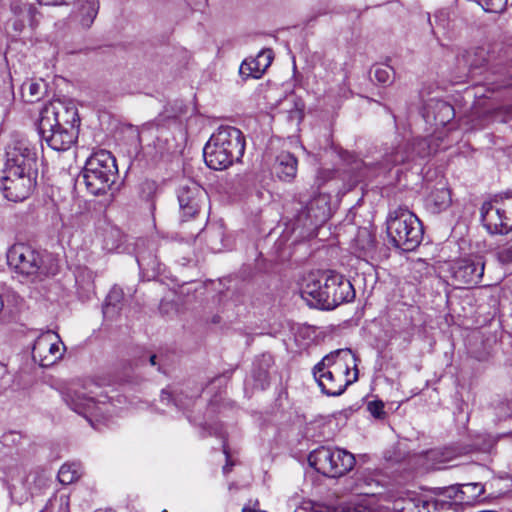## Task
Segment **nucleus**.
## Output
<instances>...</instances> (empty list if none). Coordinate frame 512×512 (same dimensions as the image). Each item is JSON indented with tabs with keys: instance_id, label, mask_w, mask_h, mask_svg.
<instances>
[{
	"instance_id": "nucleus-1",
	"label": "nucleus",
	"mask_w": 512,
	"mask_h": 512,
	"mask_svg": "<svg viewBox=\"0 0 512 512\" xmlns=\"http://www.w3.org/2000/svg\"><path fill=\"white\" fill-rule=\"evenodd\" d=\"M80 118L74 105L50 103L40 112L38 132L41 139L55 151L70 149L78 139Z\"/></svg>"
},
{
	"instance_id": "nucleus-2",
	"label": "nucleus",
	"mask_w": 512,
	"mask_h": 512,
	"mask_svg": "<svg viewBox=\"0 0 512 512\" xmlns=\"http://www.w3.org/2000/svg\"><path fill=\"white\" fill-rule=\"evenodd\" d=\"M313 376L324 394L339 396L358 379L356 357L350 349L332 351L314 366Z\"/></svg>"
},
{
	"instance_id": "nucleus-3",
	"label": "nucleus",
	"mask_w": 512,
	"mask_h": 512,
	"mask_svg": "<svg viewBox=\"0 0 512 512\" xmlns=\"http://www.w3.org/2000/svg\"><path fill=\"white\" fill-rule=\"evenodd\" d=\"M301 295L315 308L332 310L344 302L352 301L355 290L348 279L335 272H326L320 278L310 275L304 281Z\"/></svg>"
},
{
	"instance_id": "nucleus-4",
	"label": "nucleus",
	"mask_w": 512,
	"mask_h": 512,
	"mask_svg": "<svg viewBox=\"0 0 512 512\" xmlns=\"http://www.w3.org/2000/svg\"><path fill=\"white\" fill-rule=\"evenodd\" d=\"M7 263L14 273L32 283L54 276L59 269L52 254L25 243H17L9 248Z\"/></svg>"
},
{
	"instance_id": "nucleus-5",
	"label": "nucleus",
	"mask_w": 512,
	"mask_h": 512,
	"mask_svg": "<svg viewBox=\"0 0 512 512\" xmlns=\"http://www.w3.org/2000/svg\"><path fill=\"white\" fill-rule=\"evenodd\" d=\"M245 151L243 133L232 126H221L213 133L203 149L206 165L214 170H224L239 161Z\"/></svg>"
},
{
	"instance_id": "nucleus-6",
	"label": "nucleus",
	"mask_w": 512,
	"mask_h": 512,
	"mask_svg": "<svg viewBox=\"0 0 512 512\" xmlns=\"http://www.w3.org/2000/svg\"><path fill=\"white\" fill-rule=\"evenodd\" d=\"M387 234L395 247L403 251H412L423 239V226L411 211L398 208L389 214Z\"/></svg>"
},
{
	"instance_id": "nucleus-7",
	"label": "nucleus",
	"mask_w": 512,
	"mask_h": 512,
	"mask_svg": "<svg viewBox=\"0 0 512 512\" xmlns=\"http://www.w3.org/2000/svg\"><path fill=\"white\" fill-rule=\"evenodd\" d=\"M308 461L317 472L331 478L346 475L356 463L354 455L347 450L326 446L313 450L308 456Z\"/></svg>"
},
{
	"instance_id": "nucleus-8",
	"label": "nucleus",
	"mask_w": 512,
	"mask_h": 512,
	"mask_svg": "<svg viewBox=\"0 0 512 512\" xmlns=\"http://www.w3.org/2000/svg\"><path fill=\"white\" fill-rule=\"evenodd\" d=\"M481 221L490 234L506 235L512 231V195H496L481 207Z\"/></svg>"
},
{
	"instance_id": "nucleus-9",
	"label": "nucleus",
	"mask_w": 512,
	"mask_h": 512,
	"mask_svg": "<svg viewBox=\"0 0 512 512\" xmlns=\"http://www.w3.org/2000/svg\"><path fill=\"white\" fill-rule=\"evenodd\" d=\"M36 151L29 140L21 134L14 133L6 146L5 163L24 167L26 171H37Z\"/></svg>"
},
{
	"instance_id": "nucleus-10",
	"label": "nucleus",
	"mask_w": 512,
	"mask_h": 512,
	"mask_svg": "<svg viewBox=\"0 0 512 512\" xmlns=\"http://www.w3.org/2000/svg\"><path fill=\"white\" fill-rule=\"evenodd\" d=\"M59 335L51 330L40 334L32 348V358L41 367H49L61 359L63 350Z\"/></svg>"
},
{
	"instance_id": "nucleus-11",
	"label": "nucleus",
	"mask_w": 512,
	"mask_h": 512,
	"mask_svg": "<svg viewBox=\"0 0 512 512\" xmlns=\"http://www.w3.org/2000/svg\"><path fill=\"white\" fill-rule=\"evenodd\" d=\"M180 211L186 220L195 217L206 204L208 194L194 181H187L179 186L177 192Z\"/></svg>"
},
{
	"instance_id": "nucleus-12",
	"label": "nucleus",
	"mask_w": 512,
	"mask_h": 512,
	"mask_svg": "<svg viewBox=\"0 0 512 512\" xmlns=\"http://www.w3.org/2000/svg\"><path fill=\"white\" fill-rule=\"evenodd\" d=\"M384 500L392 502L395 512H431L430 500L413 491L392 489L385 494Z\"/></svg>"
},
{
	"instance_id": "nucleus-13",
	"label": "nucleus",
	"mask_w": 512,
	"mask_h": 512,
	"mask_svg": "<svg viewBox=\"0 0 512 512\" xmlns=\"http://www.w3.org/2000/svg\"><path fill=\"white\" fill-rule=\"evenodd\" d=\"M485 263L481 256H473L457 260L452 267L455 281L463 285H477L484 274Z\"/></svg>"
},
{
	"instance_id": "nucleus-14",
	"label": "nucleus",
	"mask_w": 512,
	"mask_h": 512,
	"mask_svg": "<svg viewBox=\"0 0 512 512\" xmlns=\"http://www.w3.org/2000/svg\"><path fill=\"white\" fill-rule=\"evenodd\" d=\"M37 171H27L22 179L0 183L4 197L13 202H20L29 197L36 185Z\"/></svg>"
},
{
	"instance_id": "nucleus-15",
	"label": "nucleus",
	"mask_w": 512,
	"mask_h": 512,
	"mask_svg": "<svg viewBox=\"0 0 512 512\" xmlns=\"http://www.w3.org/2000/svg\"><path fill=\"white\" fill-rule=\"evenodd\" d=\"M64 401L73 411L83 415L91 423V417H97L101 413V407L94 398L77 389H69L64 395Z\"/></svg>"
},
{
	"instance_id": "nucleus-16",
	"label": "nucleus",
	"mask_w": 512,
	"mask_h": 512,
	"mask_svg": "<svg viewBox=\"0 0 512 512\" xmlns=\"http://www.w3.org/2000/svg\"><path fill=\"white\" fill-rule=\"evenodd\" d=\"M329 217L328 199L325 195H318L311 199L306 207L301 210L297 215L298 222L304 226L319 225L325 222Z\"/></svg>"
},
{
	"instance_id": "nucleus-17",
	"label": "nucleus",
	"mask_w": 512,
	"mask_h": 512,
	"mask_svg": "<svg viewBox=\"0 0 512 512\" xmlns=\"http://www.w3.org/2000/svg\"><path fill=\"white\" fill-rule=\"evenodd\" d=\"M117 173L90 170L84 167L82 179L87 190L95 196L105 194L115 181Z\"/></svg>"
},
{
	"instance_id": "nucleus-18",
	"label": "nucleus",
	"mask_w": 512,
	"mask_h": 512,
	"mask_svg": "<svg viewBox=\"0 0 512 512\" xmlns=\"http://www.w3.org/2000/svg\"><path fill=\"white\" fill-rule=\"evenodd\" d=\"M273 60V51L263 49L255 58L245 59L239 68V73L243 79L260 78Z\"/></svg>"
},
{
	"instance_id": "nucleus-19",
	"label": "nucleus",
	"mask_w": 512,
	"mask_h": 512,
	"mask_svg": "<svg viewBox=\"0 0 512 512\" xmlns=\"http://www.w3.org/2000/svg\"><path fill=\"white\" fill-rule=\"evenodd\" d=\"M445 493L449 498H456L463 504L472 505L484 493V486L480 483H467L460 487L445 488Z\"/></svg>"
},
{
	"instance_id": "nucleus-20",
	"label": "nucleus",
	"mask_w": 512,
	"mask_h": 512,
	"mask_svg": "<svg viewBox=\"0 0 512 512\" xmlns=\"http://www.w3.org/2000/svg\"><path fill=\"white\" fill-rule=\"evenodd\" d=\"M298 161L290 152L283 151L277 157L274 171L277 177L286 182H291L297 173Z\"/></svg>"
},
{
	"instance_id": "nucleus-21",
	"label": "nucleus",
	"mask_w": 512,
	"mask_h": 512,
	"mask_svg": "<svg viewBox=\"0 0 512 512\" xmlns=\"http://www.w3.org/2000/svg\"><path fill=\"white\" fill-rule=\"evenodd\" d=\"M273 364V356L269 353H263L258 358H256L252 370L256 387L264 389L266 386H268L270 381L269 370Z\"/></svg>"
},
{
	"instance_id": "nucleus-22",
	"label": "nucleus",
	"mask_w": 512,
	"mask_h": 512,
	"mask_svg": "<svg viewBox=\"0 0 512 512\" xmlns=\"http://www.w3.org/2000/svg\"><path fill=\"white\" fill-rule=\"evenodd\" d=\"M451 191L444 184L441 187L434 188L426 198L427 209L438 214L446 210L451 205Z\"/></svg>"
},
{
	"instance_id": "nucleus-23",
	"label": "nucleus",
	"mask_w": 512,
	"mask_h": 512,
	"mask_svg": "<svg viewBox=\"0 0 512 512\" xmlns=\"http://www.w3.org/2000/svg\"><path fill=\"white\" fill-rule=\"evenodd\" d=\"M86 168L96 171H105L110 173H117L116 159L107 150H99L93 153L87 160Z\"/></svg>"
},
{
	"instance_id": "nucleus-24",
	"label": "nucleus",
	"mask_w": 512,
	"mask_h": 512,
	"mask_svg": "<svg viewBox=\"0 0 512 512\" xmlns=\"http://www.w3.org/2000/svg\"><path fill=\"white\" fill-rule=\"evenodd\" d=\"M410 149V141H404L398 144L396 147L392 148L390 152L385 154L383 159L384 165L388 167L412 161L413 154Z\"/></svg>"
},
{
	"instance_id": "nucleus-25",
	"label": "nucleus",
	"mask_w": 512,
	"mask_h": 512,
	"mask_svg": "<svg viewBox=\"0 0 512 512\" xmlns=\"http://www.w3.org/2000/svg\"><path fill=\"white\" fill-rule=\"evenodd\" d=\"M47 92L46 83L40 80H29L22 84L21 95L25 102L34 103L41 100Z\"/></svg>"
},
{
	"instance_id": "nucleus-26",
	"label": "nucleus",
	"mask_w": 512,
	"mask_h": 512,
	"mask_svg": "<svg viewBox=\"0 0 512 512\" xmlns=\"http://www.w3.org/2000/svg\"><path fill=\"white\" fill-rule=\"evenodd\" d=\"M441 498L431 499V512H462V502L456 498H449L445 488L439 489Z\"/></svg>"
},
{
	"instance_id": "nucleus-27",
	"label": "nucleus",
	"mask_w": 512,
	"mask_h": 512,
	"mask_svg": "<svg viewBox=\"0 0 512 512\" xmlns=\"http://www.w3.org/2000/svg\"><path fill=\"white\" fill-rule=\"evenodd\" d=\"M80 5L77 8L76 17L80 24L89 28L94 19L96 18L99 10L98 2H78Z\"/></svg>"
},
{
	"instance_id": "nucleus-28",
	"label": "nucleus",
	"mask_w": 512,
	"mask_h": 512,
	"mask_svg": "<svg viewBox=\"0 0 512 512\" xmlns=\"http://www.w3.org/2000/svg\"><path fill=\"white\" fill-rule=\"evenodd\" d=\"M394 69L385 64H375L370 69V77L382 85H390L394 81Z\"/></svg>"
},
{
	"instance_id": "nucleus-29",
	"label": "nucleus",
	"mask_w": 512,
	"mask_h": 512,
	"mask_svg": "<svg viewBox=\"0 0 512 512\" xmlns=\"http://www.w3.org/2000/svg\"><path fill=\"white\" fill-rule=\"evenodd\" d=\"M81 466L77 463H66L58 472V480L63 485H69L77 481L81 476Z\"/></svg>"
},
{
	"instance_id": "nucleus-30",
	"label": "nucleus",
	"mask_w": 512,
	"mask_h": 512,
	"mask_svg": "<svg viewBox=\"0 0 512 512\" xmlns=\"http://www.w3.org/2000/svg\"><path fill=\"white\" fill-rule=\"evenodd\" d=\"M121 244V235L118 229H108L104 233L103 248L108 252L115 251Z\"/></svg>"
},
{
	"instance_id": "nucleus-31",
	"label": "nucleus",
	"mask_w": 512,
	"mask_h": 512,
	"mask_svg": "<svg viewBox=\"0 0 512 512\" xmlns=\"http://www.w3.org/2000/svg\"><path fill=\"white\" fill-rule=\"evenodd\" d=\"M138 190L143 200L153 202L158 191V184L153 180L146 179L139 184Z\"/></svg>"
},
{
	"instance_id": "nucleus-32",
	"label": "nucleus",
	"mask_w": 512,
	"mask_h": 512,
	"mask_svg": "<svg viewBox=\"0 0 512 512\" xmlns=\"http://www.w3.org/2000/svg\"><path fill=\"white\" fill-rule=\"evenodd\" d=\"M3 175L0 178V183L10 181L11 179H22V175H26L27 171L24 167L4 164V169L2 171Z\"/></svg>"
},
{
	"instance_id": "nucleus-33",
	"label": "nucleus",
	"mask_w": 512,
	"mask_h": 512,
	"mask_svg": "<svg viewBox=\"0 0 512 512\" xmlns=\"http://www.w3.org/2000/svg\"><path fill=\"white\" fill-rule=\"evenodd\" d=\"M411 145V153L413 154V160L416 157H426L430 153L429 143L427 139L424 138H418L414 139L413 141H410Z\"/></svg>"
},
{
	"instance_id": "nucleus-34",
	"label": "nucleus",
	"mask_w": 512,
	"mask_h": 512,
	"mask_svg": "<svg viewBox=\"0 0 512 512\" xmlns=\"http://www.w3.org/2000/svg\"><path fill=\"white\" fill-rule=\"evenodd\" d=\"M357 245L364 251L373 249L374 236L367 229H360L356 237Z\"/></svg>"
},
{
	"instance_id": "nucleus-35",
	"label": "nucleus",
	"mask_w": 512,
	"mask_h": 512,
	"mask_svg": "<svg viewBox=\"0 0 512 512\" xmlns=\"http://www.w3.org/2000/svg\"><path fill=\"white\" fill-rule=\"evenodd\" d=\"M137 261L141 267L151 269L155 274L162 272L161 263L156 258H152L149 255L140 253Z\"/></svg>"
},
{
	"instance_id": "nucleus-36",
	"label": "nucleus",
	"mask_w": 512,
	"mask_h": 512,
	"mask_svg": "<svg viewBox=\"0 0 512 512\" xmlns=\"http://www.w3.org/2000/svg\"><path fill=\"white\" fill-rule=\"evenodd\" d=\"M124 297V293L121 287L114 286L106 298V307L109 308L110 306L116 307Z\"/></svg>"
},
{
	"instance_id": "nucleus-37",
	"label": "nucleus",
	"mask_w": 512,
	"mask_h": 512,
	"mask_svg": "<svg viewBox=\"0 0 512 512\" xmlns=\"http://www.w3.org/2000/svg\"><path fill=\"white\" fill-rule=\"evenodd\" d=\"M483 11L487 13L500 14L507 8V2H477Z\"/></svg>"
},
{
	"instance_id": "nucleus-38",
	"label": "nucleus",
	"mask_w": 512,
	"mask_h": 512,
	"mask_svg": "<svg viewBox=\"0 0 512 512\" xmlns=\"http://www.w3.org/2000/svg\"><path fill=\"white\" fill-rule=\"evenodd\" d=\"M367 410L373 417L377 419H382L385 416L384 403L380 400L370 401L367 404Z\"/></svg>"
},
{
	"instance_id": "nucleus-39",
	"label": "nucleus",
	"mask_w": 512,
	"mask_h": 512,
	"mask_svg": "<svg viewBox=\"0 0 512 512\" xmlns=\"http://www.w3.org/2000/svg\"><path fill=\"white\" fill-rule=\"evenodd\" d=\"M496 257L501 264L507 265L512 263V245L499 247L496 251Z\"/></svg>"
},
{
	"instance_id": "nucleus-40",
	"label": "nucleus",
	"mask_w": 512,
	"mask_h": 512,
	"mask_svg": "<svg viewBox=\"0 0 512 512\" xmlns=\"http://www.w3.org/2000/svg\"><path fill=\"white\" fill-rule=\"evenodd\" d=\"M497 417L502 420L512 416V406L508 401H501L495 406Z\"/></svg>"
},
{
	"instance_id": "nucleus-41",
	"label": "nucleus",
	"mask_w": 512,
	"mask_h": 512,
	"mask_svg": "<svg viewBox=\"0 0 512 512\" xmlns=\"http://www.w3.org/2000/svg\"><path fill=\"white\" fill-rule=\"evenodd\" d=\"M194 398H195L194 396H190V397H186L185 400H183L181 395H177V397H175L173 399V401H174V404L176 407L184 410V409L189 408L193 404Z\"/></svg>"
},
{
	"instance_id": "nucleus-42",
	"label": "nucleus",
	"mask_w": 512,
	"mask_h": 512,
	"mask_svg": "<svg viewBox=\"0 0 512 512\" xmlns=\"http://www.w3.org/2000/svg\"><path fill=\"white\" fill-rule=\"evenodd\" d=\"M359 481L362 483L361 485L364 487H372L376 486L377 488H382L380 485V482L373 478L371 475H365L359 479Z\"/></svg>"
},
{
	"instance_id": "nucleus-43",
	"label": "nucleus",
	"mask_w": 512,
	"mask_h": 512,
	"mask_svg": "<svg viewBox=\"0 0 512 512\" xmlns=\"http://www.w3.org/2000/svg\"><path fill=\"white\" fill-rule=\"evenodd\" d=\"M431 457L434 459H439L440 462H446L452 459V451L447 450L445 452L433 451L431 452Z\"/></svg>"
},
{
	"instance_id": "nucleus-44",
	"label": "nucleus",
	"mask_w": 512,
	"mask_h": 512,
	"mask_svg": "<svg viewBox=\"0 0 512 512\" xmlns=\"http://www.w3.org/2000/svg\"><path fill=\"white\" fill-rule=\"evenodd\" d=\"M326 512H352L351 508L347 505H331L326 507Z\"/></svg>"
},
{
	"instance_id": "nucleus-45",
	"label": "nucleus",
	"mask_w": 512,
	"mask_h": 512,
	"mask_svg": "<svg viewBox=\"0 0 512 512\" xmlns=\"http://www.w3.org/2000/svg\"><path fill=\"white\" fill-rule=\"evenodd\" d=\"M333 175H334V173L332 171H330V170H321V171H319V173H318V181H321V182H319V186L322 185L326 180L332 179Z\"/></svg>"
},
{
	"instance_id": "nucleus-46",
	"label": "nucleus",
	"mask_w": 512,
	"mask_h": 512,
	"mask_svg": "<svg viewBox=\"0 0 512 512\" xmlns=\"http://www.w3.org/2000/svg\"><path fill=\"white\" fill-rule=\"evenodd\" d=\"M224 453L226 455V464L223 467V472L226 474V473H229L231 471L232 466L234 465V463L230 460V457H229V454H228V451H227L226 447H224Z\"/></svg>"
},
{
	"instance_id": "nucleus-47",
	"label": "nucleus",
	"mask_w": 512,
	"mask_h": 512,
	"mask_svg": "<svg viewBox=\"0 0 512 512\" xmlns=\"http://www.w3.org/2000/svg\"><path fill=\"white\" fill-rule=\"evenodd\" d=\"M380 489L381 488H377L376 486H372V487H367V489L364 491V493L366 495H377V494H381L380 492Z\"/></svg>"
},
{
	"instance_id": "nucleus-48",
	"label": "nucleus",
	"mask_w": 512,
	"mask_h": 512,
	"mask_svg": "<svg viewBox=\"0 0 512 512\" xmlns=\"http://www.w3.org/2000/svg\"><path fill=\"white\" fill-rule=\"evenodd\" d=\"M171 399H172L171 393L169 391H167V390H162V392H161V401L162 402H164V401L169 402Z\"/></svg>"
},
{
	"instance_id": "nucleus-49",
	"label": "nucleus",
	"mask_w": 512,
	"mask_h": 512,
	"mask_svg": "<svg viewBox=\"0 0 512 512\" xmlns=\"http://www.w3.org/2000/svg\"><path fill=\"white\" fill-rule=\"evenodd\" d=\"M242 511L243 512H266V511H262V510H258V509L252 508L250 506H244Z\"/></svg>"
},
{
	"instance_id": "nucleus-50",
	"label": "nucleus",
	"mask_w": 512,
	"mask_h": 512,
	"mask_svg": "<svg viewBox=\"0 0 512 512\" xmlns=\"http://www.w3.org/2000/svg\"><path fill=\"white\" fill-rule=\"evenodd\" d=\"M443 109L448 113V115L453 114V107L449 104H443Z\"/></svg>"
},
{
	"instance_id": "nucleus-51",
	"label": "nucleus",
	"mask_w": 512,
	"mask_h": 512,
	"mask_svg": "<svg viewBox=\"0 0 512 512\" xmlns=\"http://www.w3.org/2000/svg\"><path fill=\"white\" fill-rule=\"evenodd\" d=\"M156 359H157V356L155 354H152L149 356V362L152 366H155L157 364Z\"/></svg>"
},
{
	"instance_id": "nucleus-52",
	"label": "nucleus",
	"mask_w": 512,
	"mask_h": 512,
	"mask_svg": "<svg viewBox=\"0 0 512 512\" xmlns=\"http://www.w3.org/2000/svg\"><path fill=\"white\" fill-rule=\"evenodd\" d=\"M87 272H88V274H89V276H90L91 280L93 281V280H94V276H93L92 271H87Z\"/></svg>"
}]
</instances>
